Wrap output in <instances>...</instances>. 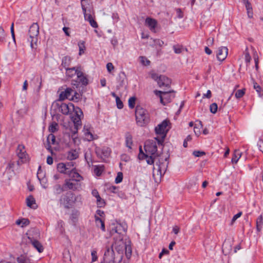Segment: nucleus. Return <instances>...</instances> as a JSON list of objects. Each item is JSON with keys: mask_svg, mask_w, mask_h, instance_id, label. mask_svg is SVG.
Masks as SVG:
<instances>
[{"mask_svg": "<svg viewBox=\"0 0 263 263\" xmlns=\"http://www.w3.org/2000/svg\"><path fill=\"white\" fill-rule=\"evenodd\" d=\"M123 237H120L118 241H116L110 247H108L105 253L110 251L112 253V257L115 259L116 263H120L123 259L125 248H126V244L124 242Z\"/></svg>", "mask_w": 263, "mask_h": 263, "instance_id": "nucleus-1", "label": "nucleus"}, {"mask_svg": "<svg viewBox=\"0 0 263 263\" xmlns=\"http://www.w3.org/2000/svg\"><path fill=\"white\" fill-rule=\"evenodd\" d=\"M135 116L137 124L143 126L149 121L148 114L146 110L140 106H137L135 110Z\"/></svg>", "mask_w": 263, "mask_h": 263, "instance_id": "nucleus-2", "label": "nucleus"}, {"mask_svg": "<svg viewBox=\"0 0 263 263\" xmlns=\"http://www.w3.org/2000/svg\"><path fill=\"white\" fill-rule=\"evenodd\" d=\"M78 200H81V196L80 195L76 196L72 192L69 191L62 196L60 200L65 209H69Z\"/></svg>", "mask_w": 263, "mask_h": 263, "instance_id": "nucleus-3", "label": "nucleus"}, {"mask_svg": "<svg viewBox=\"0 0 263 263\" xmlns=\"http://www.w3.org/2000/svg\"><path fill=\"white\" fill-rule=\"evenodd\" d=\"M77 76V80L71 81V85L73 88H78L79 91L82 90L83 88L88 85V80L81 70L78 72Z\"/></svg>", "mask_w": 263, "mask_h": 263, "instance_id": "nucleus-4", "label": "nucleus"}, {"mask_svg": "<svg viewBox=\"0 0 263 263\" xmlns=\"http://www.w3.org/2000/svg\"><path fill=\"white\" fill-rule=\"evenodd\" d=\"M151 78L157 81L158 85L160 87H170L171 84V80L164 75H160L156 73L151 74Z\"/></svg>", "mask_w": 263, "mask_h": 263, "instance_id": "nucleus-5", "label": "nucleus"}, {"mask_svg": "<svg viewBox=\"0 0 263 263\" xmlns=\"http://www.w3.org/2000/svg\"><path fill=\"white\" fill-rule=\"evenodd\" d=\"M174 92V90L163 91L156 90L154 91L155 94L160 97V102L163 105L171 102L172 98L170 93Z\"/></svg>", "mask_w": 263, "mask_h": 263, "instance_id": "nucleus-6", "label": "nucleus"}, {"mask_svg": "<svg viewBox=\"0 0 263 263\" xmlns=\"http://www.w3.org/2000/svg\"><path fill=\"white\" fill-rule=\"evenodd\" d=\"M146 154L155 155L158 157L157 154V146L156 142L153 140L147 141L144 146Z\"/></svg>", "mask_w": 263, "mask_h": 263, "instance_id": "nucleus-7", "label": "nucleus"}, {"mask_svg": "<svg viewBox=\"0 0 263 263\" xmlns=\"http://www.w3.org/2000/svg\"><path fill=\"white\" fill-rule=\"evenodd\" d=\"M168 163V162L166 163L160 162L159 160L157 162L155 166L153 167V176H155L156 172L157 175L160 176L163 175L166 171Z\"/></svg>", "mask_w": 263, "mask_h": 263, "instance_id": "nucleus-8", "label": "nucleus"}, {"mask_svg": "<svg viewBox=\"0 0 263 263\" xmlns=\"http://www.w3.org/2000/svg\"><path fill=\"white\" fill-rule=\"evenodd\" d=\"M169 123V121L166 120H163L160 124H158L155 127V132L157 135H165L167 133L168 129H166Z\"/></svg>", "mask_w": 263, "mask_h": 263, "instance_id": "nucleus-9", "label": "nucleus"}, {"mask_svg": "<svg viewBox=\"0 0 263 263\" xmlns=\"http://www.w3.org/2000/svg\"><path fill=\"white\" fill-rule=\"evenodd\" d=\"M72 180V179H66L65 180V183L64 184V187H65L66 189H68L73 191L79 190L81 187L80 182Z\"/></svg>", "mask_w": 263, "mask_h": 263, "instance_id": "nucleus-10", "label": "nucleus"}, {"mask_svg": "<svg viewBox=\"0 0 263 263\" xmlns=\"http://www.w3.org/2000/svg\"><path fill=\"white\" fill-rule=\"evenodd\" d=\"M149 154H145L142 149V147L140 146L139 147V154L138 155V158L140 160L146 159V162L148 164H153L154 163V161L156 158L157 156L155 155H151L148 156Z\"/></svg>", "mask_w": 263, "mask_h": 263, "instance_id": "nucleus-11", "label": "nucleus"}, {"mask_svg": "<svg viewBox=\"0 0 263 263\" xmlns=\"http://www.w3.org/2000/svg\"><path fill=\"white\" fill-rule=\"evenodd\" d=\"M57 105L59 106V111L64 115H68L72 109H74L73 104L71 103L68 104L61 103V104L57 103Z\"/></svg>", "mask_w": 263, "mask_h": 263, "instance_id": "nucleus-12", "label": "nucleus"}, {"mask_svg": "<svg viewBox=\"0 0 263 263\" xmlns=\"http://www.w3.org/2000/svg\"><path fill=\"white\" fill-rule=\"evenodd\" d=\"M16 154L22 161L28 162V157L25 149V146L23 145H18L16 151Z\"/></svg>", "mask_w": 263, "mask_h": 263, "instance_id": "nucleus-13", "label": "nucleus"}, {"mask_svg": "<svg viewBox=\"0 0 263 263\" xmlns=\"http://www.w3.org/2000/svg\"><path fill=\"white\" fill-rule=\"evenodd\" d=\"M95 151L97 156L101 158H103V157L108 158L111 153L110 148L107 147H103L102 148L96 147Z\"/></svg>", "mask_w": 263, "mask_h": 263, "instance_id": "nucleus-14", "label": "nucleus"}, {"mask_svg": "<svg viewBox=\"0 0 263 263\" xmlns=\"http://www.w3.org/2000/svg\"><path fill=\"white\" fill-rule=\"evenodd\" d=\"M228 54V49L227 47L221 46L218 48L217 51V59L219 61H224Z\"/></svg>", "mask_w": 263, "mask_h": 263, "instance_id": "nucleus-15", "label": "nucleus"}, {"mask_svg": "<svg viewBox=\"0 0 263 263\" xmlns=\"http://www.w3.org/2000/svg\"><path fill=\"white\" fill-rule=\"evenodd\" d=\"M67 174L69 176V179H72V181L80 182L83 179V177L76 172V168H72Z\"/></svg>", "mask_w": 263, "mask_h": 263, "instance_id": "nucleus-16", "label": "nucleus"}, {"mask_svg": "<svg viewBox=\"0 0 263 263\" xmlns=\"http://www.w3.org/2000/svg\"><path fill=\"white\" fill-rule=\"evenodd\" d=\"M74 92L73 89L71 88H67L64 91H62L59 96V100L63 101L66 99H68L72 96V92Z\"/></svg>", "mask_w": 263, "mask_h": 263, "instance_id": "nucleus-17", "label": "nucleus"}, {"mask_svg": "<svg viewBox=\"0 0 263 263\" xmlns=\"http://www.w3.org/2000/svg\"><path fill=\"white\" fill-rule=\"evenodd\" d=\"M28 237L32 245L39 252L41 253L43 251L44 248L38 240L31 237L30 234H29V236Z\"/></svg>", "mask_w": 263, "mask_h": 263, "instance_id": "nucleus-18", "label": "nucleus"}, {"mask_svg": "<svg viewBox=\"0 0 263 263\" xmlns=\"http://www.w3.org/2000/svg\"><path fill=\"white\" fill-rule=\"evenodd\" d=\"M66 69V75L69 78H72L74 75L77 76L78 72L80 71L81 67L80 66L73 67L72 68H67Z\"/></svg>", "mask_w": 263, "mask_h": 263, "instance_id": "nucleus-19", "label": "nucleus"}, {"mask_svg": "<svg viewBox=\"0 0 263 263\" xmlns=\"http://www.w3.org/2000/svg\"><path fill=\"white\" fill-rule=\"evenodd\" d=\"M39 34V26L37 23H33L29 30V36H38Z\"/></svg>", "mask_w": 263, "mask_h": 263, "instance_id": "nucleus-20", "label": "nucleus"}, {"mask_svg": "<svg viewBox=\"0 0 263 263\" xmlns=\"http://www.w3.org/2000/svg\"><path fill=\"white\" fill-rule=\"evenodd\" d=\"M112 253L108 251L107 253H104L103 260L100 263H116L115 260L112 257Z\"/></svg>", "mask_w": 263, "mask_h": 263, "instance_id": "nucleus-21", "label": "nucleus"}, {"mask_svg": "<svg viewBox=\"0 0 263 263\" xmlns=\"http://www.w3.org/2000/svg\"><path fill=\"white\" fill-rule=\"evenodd\" d=\"M157 21L156 20L147 17L145 20V24L149 27L150 30H155V27L157 25Z\"/></svg>", "mask_w": 263, "mask_h": 263, "instance_id": "nucleus-22", "label": "nucleus"}, {"mask_svg": "<svg viewBox=\"0 0 263 263\" xmlns=\"http://www.w3.org/2000/svg\"><path fill=\"white\" fill-rule=\"evenodd\" d=\"M72 58L68 55L65 56L62 58L61 66L64 68H68L71 63Z\"/></svg>", "mask_w": 263, "mask_h": 263, "instance_id": "nucleus-23", "label": "nucleus"}, {"mask_svg": "<svg viewBox=\"0 0 263 263\" xmlns=\"http://www.w3.org/2000/svg\"><path fill=\"white\" fill-rule=\"evenodd\" d=\"M242 153L238 149H235L231 161L233 163H237L241 156Z\"/></svg>", "mask_w": 263, "mask_h": 263, "instance_id": "nucleus-24", "label": "nucleus"}, {"mask_svg": "<svg viewBox=\"0 0 263 263\" xmlns=\"http://www.w3.org/2000/svg\"><path fill=\"white\" fill-rule=\"evenodd\" d=\"M79 216V212L77 211H72L70 216V223L72 225H75L77 222Z\"/></svg>", "mask_w": 263, "mask_h": 263, "instance_id": "nucleus-25", "label": "nucleus"}, {"mask_svg": "<svg viewBox=\"0 0 263 263\" xmlns=\"http://www.w3.org/2000/svg\"><path fill=\"white\" fill-rule=\"evenodd\" d=\"M38 36H29V42L30 43V47L32 49H36L37 47V42L38 41Z\"/></svg>", "mask_w": 263, "mask_h": 263, "instance_id": "nucleus-26", "label": "nucleus"}, {"mask_svg": "<svg viewBox=\"0 0 263 263\" xmlns=\"http://www.w3.org/2000/svg\"><path fill=\"white\" fill-rule=\"evenodd\" d=\"M47 141L48 142V147L47 148L48 150H51V146L50 144H54L55 143V137L52 134H50L47 137Z\"/></svg>", "mask_w": 263, "mask_h": 263, "instance_id": "nucleus-27", "label": "nucleus"}, {"mask_svg": "<svg viewBox=\"0 0 263 263\" xmlns=\"http://www.w3.org/2000/svg\"><path fill=\"white\" fill-rule=\"evenodd\" d=\"M57 169L59 172L67 174L69 171H67L66 165L64 163H60L57 165Z\"/></svg>", "mask_w": 263, "mask_h": 263, "instance_id": "nucleus-28", "label": "nucleus"}, {"mask_svg": "<svg viewBox=\"0 0 263 263\" xmlns=\"http://www.w3.org/2000/svg\"><path fill=\"white\" fill-rule=\"evenodd\" d=\"M79 157L78 153L76 150L72 149L68 152L67 154L68 158L70 160L76 159Z\"/></svg>", "mask_w": 263, "mask_h": 263, "instance_id": "nucleus-29", "label": "nucleus"}, {"mask_svg": "<svg viewBox=\"0 0 263 263\" xmlns=\"http://www.w3.org/2000/svg\"><path fill=\"white\" fill-rule=\"evenodd\" d=\"M96 224L98 227L100 226V228L103 231H105L104 222L99 217L95 216Z\"/></svg>", "mask_w": 263, "mask_h": 263, "instance_id": "nucleus-30", "label": "nucleus"}, {"mask_svg": "<svg viewBox=\"0 0 263 263\" xmlns=\"http://www.w3.org/2000/svg\"><path fill=\"white\" fill-rule=\"evenodd\" d=\"M27 205L30 208L35 209L32 205L35 204V200L32 195H30L26 199Z\"/></svg>", "mask_w": 263, "mask_h": 263, "instance_id": "nucleus-31", "label": "nucleus"}, {"mask_svg": "<svg viewBox=\"0 0 263 263\" xmlns=\"http://www.w3.org/2000/svg\"><path fill=\"white\" fill-rule=\"evenodd\" d=\"M263 225V218L261 215H260L256 220V229L258 232L261 231L262 226Z\"/></svg>", "mask_w": 263, "mask_h": 263, "instance_id": "nucleus-32", "label": "nucleus"}, {"mask_svg": "<svg viewBox=\"0 0 263 263\" xmlns=\"http://www.w3.org/2000/svg\"><path fill=\"white\" fill-rule=\"evenodd\" d=\"M30 223V221L28 219H26V218H23L22 219H17L16 222H15V223L17 224V225H21V227H23L24 226H26L27 225H28Z\"/></svg>", "mask_w": 263, "mask_h": 263, "instance_id": "nucleus-33", "label": "nucleus"}, {"mask_svg": "<svg viewBox=\"0 0 263 263\" xmlns=\"http://www.w3.org/2000/svg\"><path fill=\"white\" fill-rule=\"evenodd\" d=\"M82 8L83 10V12L84 14V18L86 21H91L93 18L90 14H87L86 13V9L85 6L81 3Z\"/></svg>", "mask_w": 263, "mask_h": 263, "instance_id": "nucleus-34", "label": "nucleus"}, {"mask_svg": "<svg viewBox=\"0 0 263 263\" xmlns=\"http://www.w3.org/2000/svg\"><path fill=\"white\" fill-rule=\"evenodd\" d=\"M54 190L57 194H60L66 190V188L62 187L60 184H56L54 186Z\"/></svg>", "mask_w": 263, "mask_h": 263, "instance_id": "nucleus-35", "label": "nucleus"}, {"mask_svg": "<svg viewBox=\"0 0 263 263\" xmlns=\"http://www.w3.org/2000/svg\"><path fill=\"white\" fill-rule=\"evenodd\" d=\"M126 76L124 72H121L118 76V81L120 82V86H123L124 84V80Z\"/></svg>", "mask_w": 263, "mask_h": 263, "instance_id": "nucleus-36", "label": "nucleus"}, {"mask_svg": "<svg viewBox=\"0 0 263 263\" xmlns=\"http://www.w3.org/2000/svg\"><path fill=\"white\" fill-rule=\"evenodd\" d=\"M117 229L118 230V234L119 235V239L120 238V237H123L122 234V231H123L124 232H126V228L123 226L122 224H119L117 226Z\"/></svg>", "mask_w": 263, "mask_h": 263, "instance_id": "nucleus-37", "label": "nucleus"}, {"mask_svg": "<svg viewBox=\"0 0 263 263\" xmlns=\"http://www.w3.org/2000/svg\"><path fill=\"white\" fill-rule=\"evenodd\" d=\"M58 126V123L55 122H52V123L49 125L48 129L51 133H54L58 130L57 127Z\"/></svg>", "mask_w": 263, "mask_h": 263, "instance_id": "nucleus-38", "label": "nucleus"}, {"mask_svg": "<svg viewBox=\"0 0 263 263\" xmlns=\"http://www.w3.org/2000/svg\"><path fill=\"white\" fill-rule=\"evenodd\" d=\"M18 263H31L30 259L24 256H21L17 258Z\"/></svg>", "mask_w": 263, "mask_h": 263, "instance_id": "nucleus-39", "label": "nucleus"}, {"mask_svg": "<svg viewBox=\"0 0 263 263\" xmlns=\"http://www.w3.org/2000/svg\"><path fill=\"white\" fill-rule=\"evenodd\" d=\"M78 46L79 48V54L81 55L82 53H84V50L85 49V42L84 41L79 42Z\"/></svg>", "mask_w": 263, "mask_h": 263, "instance_id": "nucleus-40", "label": "nucleus"}, {"mask_svg": "<svg viewBox=\"0 0 263 263\" xmlns=\"http://www.w3.org/2000/svg\"><path fill=\"white\" fill-rule=\"evenodd\" d=\"M132 144H133V141H132V136L130 135L126 136V146L129 148H131Z\"/></svg>", "mask_w": 263, "mask_h": 263, "instance_id": "nucleus-41", "label": "nucleus"}, {"mask_svg": "<svg viewBox=\"0 0 263 263\" xmlns=\"http://www.w3.org/2000/svg\"><path fill=\"white\" fill-rule=\"evenodd\" d=\"M73 122L74 127L79 128L81 125V118L79 117H73Z\"/></svg>", "mask_w": 263, "mask_h": 263, "instance_id": "nucleus-42", "label": "nucleus"}, {"mask_svg": "<svg viewBox=\"0 0 263 263\" xmlns=\"http://www.w3.org/2000/svg\"><path fill=\"white\" fill-rule=\"evenodd\" d=\"M73 92L74 95H72L71 98L69 99L74 102H78L80 99V95L76 91H74Z\"/></svg>", "mask_w": 263, "mask_h": 263, "instance_id": "nucleus-43", "label": "nucleus"}, {"mask_svg": "<svg viewBox=\"0 0 263 263\" xmlns=\"http://www.w3.org/2000/svg\"><path fill=\"white\" fill-rule=\"evenodd\" d=\"M136 98L134 97H130L128 100V106L130 108H134L135 106Z\"/></svg>", "mask_w": 263, "mask_h": 263, "instance_id": "nucleus-44", "label": "nucleus"}, {"mask_svg": "<svg viewBox=\"0 0 263 263\" xmlns=\"http://www.w3.org/2000/svg\"><path fill=\"white\" fill-rule=\"evenodd\" d=\"M245 61L247 63V64L249 63L251 60V57L248 51V48L246 47L245 51Z\"/></svg>", "mask_w": 263, "mask_h": 263, "instance_id": "nucleus-45", "label": "nucleus"}, {"mask_svg": "<svg viewBox=\"0 0 263 263\" xmlns=\"http://www.w3.org/2000/svg\"><path fill=\"white\" fill-rule=\"evenodd\" d=\"M123 173L121 172L117 173V176L115 179L116 183H119L122 181Z\"/></svg>", "mask_w": 263, "mask_h": 263, "instance_id": "nucleus-46", "label": "nucleus"}, {"mask_svg": "<svg viewBox=\"0 0 263 263\" xmlns=\"http://www.w3.org/2000/svg\"><path fill=\"white\" fill-rule=\"evenodd\" d=\"M217 104L216 103H213L210 105V109L212 113L215 114L217 111Z\"/></svg>", "mask_w": 263, "mask_h": 263, "instance_id": "nucleus-47", "label": "nucleus"}, {"mask_svg": "<svg viewBox=\"0 0 263 263\" xmlns=\"http://www.w3.org/2000/svg\"><path fill=\"white\" fill-rule=\"evenodd\" d=\"M173 48L175 53L179 54L181 53L182 50V47L181 46L179 45H174Z\"/></svg>", "mask_w": 263, "mask_h": 263, "instance_id": "nucleus-48", "label": "nucleus"}, {"mask_svg": "<svg viewBox=\"0 0 263 263\" xmlns=\"http://www.w3.org/2000/svg\"><path fill=\"white\" fill-rule=\"evenodd\" d=\"M6 33L2 27H0V42L5 41Z\"/></svg>", "mask_w": 263, "mask_h": 263, "instance_id": "nucleus-49", "label": "nucleus"}, {"mask_svg": "<svg viewBox=\"0 0 263 263\" xmlns=\"http://www.w3.org/2000/svg\"><path fill=\"white\" fill-rule=\"evenodd\" d=\"M125 255L126 256V257L129 259L132 255V249L130 246H127L126 245V248H125Z\"/></svg>", "mask_w": 263, "mask_h": 263, "instance_id": "nucleus-50", "label": "nucleus"}, {"mask_svg": "<svg viewBox=\"0 0 263 263\" xmlns=\"http://www.w3.org/2000/svg\"><path fill=\"white\" fill-rule=\"evenodd\" d=\"M97 204L98 206L102 208L105 205V202L104 199H102L101 197H100V198H97Z\"/></svg>", "mask_w": 263, "mask_h": 263, "instance_id": "nucleus-51", "label": "nucleus"}, {"mask_svg": "<svg viewBox=\"0 0 263 263\" xmlns=\"http://www.w3.org/2000/svg\"><path fill=\"white\" fill-rule=\"evenodd\" d=\"M140 62L141 63L145 66L149 65L150 64V61L144 57H140Z\"/></svg>", "mask_w": 263, "mask_h": 263, "instance_id": "nucleus-52", "label": "nucleus"}, {"mask_svg": "<svg viewBox=\"0 0 263 263\" xmlns=\"http://www.w3.org/2000/svg\"><path fill=\"white\" fill-rule=\"evenodd\" d=\"M245 94V90L239 89L235 93V97L237 99L241 98Z\"/></svg>", "mask_w": 263, "mask_h": 263, "instance_id": "nucleus-53", "label": "nucleus"}, {"mask_svg": "<svg viewBox=\"0 0 263 263\" xmlns=\"http://www.w3.org/2000/svg\"><path fill=\"white\" fill-rule=\"evenodd\" d=\"M117 106L119 109H122L123 107V103L119 97H117L116 99Z\"/></svg>", "mask_w": 263, "mask_h": 263, "instance_id": "nucleus-54", "label": "nucleus"}, {"mask_svg": "<svg viewBox=\"0 0 263 263\" xmlns=\"http://www.w3.org/2000/svg\"><path fill=\"white\" fill-rule=\"evenodd\" d=\"M241 215H242L241 212H240L238 213L237 214H235L232 218L230 224L233 225V223L236 220V219H238V218H239L241 216Z\"/></svg>", "mask_w": 263, "mask_h": 263, "instance_id": "nucleus-55", "label": "nucleus"}, {"mask_svg": "<svg viewBox=\"0 0 263 263\" xmlns=\"http://www.w3.org/2000/svg\"><path fill=\"white\" fill-rule=\"evenodd\" d=\"M78 127H73V129H71V137L73 139L74 142H75V139L76 138V135L78 133Z\"/></svg>", "mask_w": 263, "mask_h": 263, "instance_id": "nucleus-56", "label": "nucleus"}, {"mask_svg": "<svg viewBox=\"0 0 263 263\" xmlns=\"http://www.w3.org/2000/svg\"><path fill=\"white\" fill-rule=\"evenodd\" d=\"M193 154L195 157H201L202 156L205 155V153L203 151H195L193 152Z\"/></svg>", "mask_w": 263, "mask_h": 263, "instance_id": "nucleus-57", "label": "nucleus"}, {"mask_svg": "<svg viewBox=\"0 0 263 263\" xmlns=\"http://www.w3.org/2000/svg\"><path fill=\"white\" fill-rule=\"evenodd\" d=\"M75 112L76 114V117H79L81 118V117L83 116V112L79 107H77L75 109Z\"/></svg>", "mask_w": 263, "mask_h": 263, "instance_id": "nucleus-58", "label": "nucleus"}, {"mask_svg": "<svg viewBox=\"0 0 263 263\" xmlns=\"http://www.w3.org/2000/svg\"><path fill=\"white\" fill-rule=\"evenodd\" d=\"M102 171H103V170H102V168L101 167H99V166H96V167L95 168V170H94L95 173L96 174V175L98 176H99L101 175Z\"/></svg>", "mask_w": 263, "mask_h": 263, "instance_id": "nucleus-59", "label": "nucleus"}, {"mask_svg": "<svg viewBox=\"0 0 263 263\" xmlns=\"http://www.w3.org/2000/svg\"><path fill=\"white\" fill-rule=\"evenodd\" d=\"M253 87L256 90V91L258 93L260 92L261 88L260 86L256 82H254L253 83Z\"/></svg>", "mask_w": 263, "mask_h": 263, "instance_id": "nucleus-60", "label": "nucleus"}, {"mask_svg": "<svg viewBox=\"0 0 263 263\" xmlns=\"http://www.w3.org/2000/svg\"><path fill=\"white\" fill-rule=\"evenodd\" d=\"M66 165V166L67 167V171H71V170L73 168V163L72 162H69L67 163H65Z\"/></svg>", "mask_w": 263, "mask_h": 263, "instance_id": "nucleus-61", "label": "nucleus"}, {"mask_svg": "<svg viewBox=\"0 0 263 263\" xmlns=\"http://www.w3.org/2000/svg\"><path fill=\"white\" fill-rule=\"evenodd\" d=\"M257 145L258 146L259 149L263 152V140L260 139L257 143Z\"/></svg>", "mask_w": 263, "mask_h": 263, "instance_id": "nucleus-62", "label": "nucleus"}, {"mask_svg": "<svg viewBox=\"0 0 263 263\" xmlns=\"http://www.w3.org/2000/svg\"><path fill=\"white\" fill-rule=\"evenodd\" d=\"M106 68L108 72H110L114 69V66L111 63H108L106 65Z\"/></svg>", "mask_w": 263, "mask_h": 263, "instance_id": "nucleus-63", "label": "nucleus"}, {"mask_svg": "<svg viewBox=\"0 0 263 263\" xmlns=\"http://www.w3.org/2000/svg\"><path fill=\"white\" fill-rule=\"evenodd\" d=\"M69 29L70 28L69 27H64L62 29L63 31L65 33V35L67 36H70V32H69Z\"/></svg>", "mask_w": 263, "mask_h": 263, "instance_id": "nucleus-64", "label": "nucleus"}]
</instances>
